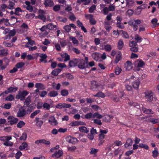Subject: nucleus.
Wrapping results in <instances>:
<instances>
[{"label":"nucleus","instance_id":"nucleus-32","mask_svg":"<svg viewBox=\"0 0 159 159\" xmlns=\"http://www.w3.org/2000/svg\"><path fill=\"white\" fill-rule=\"evenodd\" d=\"M133 143V141L131 139H129L126 141V143L125 144V147H128L131 146Z\"/></svg>","mask_w":159,"mask_h":159},{"label":"nucleus","instance_id":"nucleus-7","mask_svg":"<svg viewBox=\"0 0 159 159\" xmlns=\"http://www.w3.org/2000/svg\"><path fill=\"white\" fill-rule=\"evenodd\" d=\"M8 122L11 125H14L18 121V119L13 116H9L8 118Z\"/></svg>","mask_w":159,"mask_h":159},{"label":"nucleus","instance_id":"nucleus-63","mask_svg":"<svg viewBox=\"0 0 159 159\" xmlns=\"http://www.w3.org/2000/svg\"><path fill=\"white\" fill-rule=\"evenodd\" d=\"M14 96L12 95H10L6 98V100L7 101H12L14 100Z\"/></svg>","mask_w":159,"mask_h":159},{"label":"nucleus","instance_id":"nucleus-38","mask_svg":"<svg viewBox=\"0 0 159 159\" xmlns=\"http://www.w3.org/2000/svg\"><path fill=\"white\" fill-rule=\"evenodd\" d=\"M7 54V53L5 50L1 46L0 49V56H6Z\"/></svg>","mask_w":159,"mask_h":159},{"label":"nucleus","instance_id":"nucleus-43","mask_svg":"<svg viewBox=\"0 0 159 159\" xmlns=\"http://www.w3.org/2000/svg\"><path fill=\"white\" fill-rule=\"evenodd\" d=\"M122 71L121 69L118 66L115 68V72L116 75H118L120 74Z\"/></svg>","mask_w":159,"mask_h":159},{"label":"nucleus","instance_id":"nucleus-21","mask_svg":"<svg viewBox=\"0 0 159 159\" xmlns=\"http://www.w3.org/2000/svg\"><path fill=\"white\" fill-rule=\"evenodd\" d=\"M128 23L129 25L133 27V29L134 30L136 31L137 30L138 25H136L134 21V22L132 20H130Z\"/></svg>","mask_w":159,"mask_h":159},{"label":"nucleus","instance_id":"nucleus-16","mask_svg":"<svg viewBox=\"0 0 159 159\" xmlns=\"http://www.w3.org/2000/svg\"><path fill=\"white\" fill-rule=\"evenodd\" d=\"M44 4L46 7H52L54 5L52 0H44Z\"/></svg>","mask_w":159,"mask_h":159},{"label":"nucleus","instance_id":"nucleus-58","mask_svg":"<svg viewBox=\"0 0 159 159\" xmlns=\"http://www.w3.org/2000/svg\"><path fill=\"white\" fill-rule=\"evenodd\" d=\"M63 28L67 32H69L71 30L70 26L69 25H66L64 26Z\"/></svg>","mask_w":159,"mask_h":159},{"label":"nucleus","instance_id":"nucleus-62","mask_svg":"<svg viewBox=\"0 0 159 159\" xmlns=\"http://www.w3.org/2000/svg\"><path fill=\"white\" fill-rule=\"evenodd\" d=\"M24 65V63L23 62H20L17 64L16 66L17 68H20L23 66Z\"/></svg>","mask_w":159,"mask_h":159},{"label":"nucleus","instance_id":"nucleus-54","mask_svg":"<svg viewBox=\"0 0 159 159\" xmlns=\"http://www.w3.org/2000/svg\"><path fill=\"white\" fill-rule=\"evenodd\" d=\"M61 94L63 96H66L68 94V91L66 89L63 90L61 91Z\"/></svg>","mask_w":159,"mask_h":159},{"label":"nucleus","instance_id":"nucleus-23","mask_svg":"<svg viewBox=\"0 0 159 159\" xmlns=\"http://www.w3.org/2000/svg\"><path fill=\"white\" fill-rule=\"evenodd\" d=\"M140 82L139 80H137L132 83V86L134 89H138L139 88Z\"/></svg>","mask_w":159,"mask_h":159},{"label":"nucleus","instance_id":"nucleus-26","mask_svg":"<svg viewBox=\"0 0 159 159\" xmlns=\"http://www.w3.org/2000/svg\"><path fill=\"white\" fill-rule=\"evenodd\" d=\"M124 46L123 40L122 39L119 40L118 43L117 47L119 49H121Z\"/></svg>","mask_w":159,"mask_h":159},{"label":"nucleus","instance_id":"nucleus-31","mask_svg":"<svg viewBox=\"0 0 159 159\" xmlns=\"http://www.w3.org/2000/svg\"><path fill=\"white\" fill-rule=\"evenodd\" d=\"M134 39L136 41L137 43H140L142 40V38L138 34L135 35L134 37Z\"/></svg>","mask_w":159,"mask_h":159},{"label":"nucleus","instance_id":"nucleus-53","mask_svg":"<svg viewBox=\"0 0 159 159\" xmlns=\"http://www.w3.org/2000/svg\"><path fill=\"white\" fill-rule=\"evenodd\" d=\"M40 112L39 110L35 111L33 113H32L30 115V117L31 118H33L34 116L36 115L37 114L39 113Z\"/></svg>","mask_w":159,"mask_h":159},{"label":"nucleus","instance_id":"nucleus-52","mask_svg":"<svg viewBox=\"0 0 159 159\" xmlns=\"http://www.w3.org/2000/svg\"><path fill=\"white\" fill-rule=\"evenodd\" d=\"M85 118L86 119H89L91 118H93V115L91 112H89L85 115Z\"/></svg>","mask_w":159,"mask_h":159},{"label":"nucleus","instance_id":"nucleus-10","mask_svg":"<svg viewBox=\"0 0 159 159\" xmlns=\"http://www.w3.org/2000/svg\"><path fill=\"white\" fill-rule=\"evenodd\" d=\"M47 101L49 103H48L46 102L43 104V107L44 109L46 110H49L50 108V105L53 104V102L51 99H48Z\"/></svg>","mask_w":159,"mask_h":159},{"label":"nucleus","instance_id":"nucleus-4","mask_svg":"<svg viewBox=\"0 0 159 159\" xmlns=\"http://www.w3.org/2000/svg\"><path fill=\"white\" fill-rule=\"evenodd\" d=\"M124 95V93L122 92H120L118 94H114L111 99L114 101L117 102L120 101V99Z\"/></svg>","mask_w":159,"mask_h":159},{"label":"nucleus","instance_id":"nucleus-20","mask_svg":"<svg viewBox=\"0 0 159 159\" xmlns=\"http://www.w3.org/2000/svg\"><path fill=\"white\" fill-rule=\"evenodd\" d=\"M25 4L27 6L26 8L27 10L29 11L30 12H32L33 11V7L30 5V2L29 1H25Z\"/></svg>","mask_w":159,"mask_h":159},{"label":"nucleus","instance_id":"nucleus-17","mask_svg":"<svg viewBox=\"0 0 159 159\" xmlns=\"http://www.w3.org/2000/svg\"><path fill=\"white\" fill-rule=\"evenodd\" d=\"M98 85L97 82L94 81H93L91 82V89L93 91H96L98 89Z\"/></svg>","mask_w":159,"mask_h":159},{"label":"nucleus","instance_id":"nucleus-45","mask_svg":"<svg viewBox=\"0 0 159 159\" xmlns=\"http://www.w3.org/2000/svg\"><path fill=\"white\" fill-rule=\"evenodd\" d=\"M102 116L98 112H95L93 114V118H97L98 119L102 118Z\"/></svg>","mask_w":159,"mask_h":159},{"label":"nucleus","instance_id":"nucleus-12","mask_svg":"<svg viewBox=\"0 0 159 159\" xmlns=\"http://www.w3.org/2000/svg\"><path fill=\"white\" fill-rule=\"evenodd\" d=\"M63 154L62 151L58 150V151H55L54 153L52 156V157L54 158H58L60 157Z\"/></svg>","mask_w":159,"mask_h":159},{"label":"nucleus","instance_id":"nucleus-57","mask_svg":"<svg viewBox=\"0 0 159 159\" xmlns=\"http://www.w3.org/2000/svg\"><path fill=\"white\" fill-rule=\"evenodd\" d=\"M59 42L60 43L61 46L64 47L67 44V42L66 40H60Z\"/></svg>","mask_w":159,"mask_h":159},{"label":"nucleus","instance_id":"nucleus-61","mask_svg":"<svg viewBox=\"0 0 159 159\" xmlns=\"http://www.w3.org/2000/svg\"><path fill=\"white\" fill-rule=\"evenodd\" d=\"M152 156L154 158H156L158 156V152L156 150H154L152 152Z\"/></svg>","mask_w":159,"mask_h":159},{"label":"nucleus","instance_id":"nucleus-60","mask_svg":"<svg viewBox=\"0 0 159 159\" xmlns=\"http://www.w3.org/2000/svg\"><path fill=\"white\" fill-rule=\"evenodd\" d=\"M129 45L131 47L135 46L137 45V43L135 41H132L130 42Z\"/></svg>","mask_w":159,"mask_h":159},{"label":"nucleus","instance_id":"nucleus-51","mask_svg":"<svg viewBox=\"0 0 159 159\" xmlns=\"http://www.w3.org/2000/svg\"><path fill=\"white\" fill-rule=\"evenodd\" d=\"M149 121L153 124H155L159 122V118L157 119H149Z\"/></svg>","mask_w":159,"mask_h":159},{"label":"nucleus","instance_id":"nucleus-13","mask_svg":"<svg viewBox=\"0 0 159 159\" xmlns=\"http://www.w3.org/2000/svg\"><path fill=\"white\" fill-rule=\"evenodd\" d=\"M19 149L20 150H23L24 149L28 150V144L26 142H23L19 147Z\"/></svg>","mask_w":159,"mask_h":159},{"label":"nucleus","instance_id":"nucleus-3","mask_svg":"<svg viewBox=\"0 0 159 159\" xmlns=\"http://www.w3.org/2000/svg\"><path fill=\"white\" fill-rule=\"evenodd\" d=\"M28 94V92L26 90H23L19 91L18 94L16 96V99H20L21 101H24L25 100V96Z\"/></svg>","mask_w":159,"mask_h":159},{"label":"nucleus","instance_id":"nucleus-64","mask_svg":"<svg viewBox=\"0 0 159 159\" xmlns=\"http://www.w3.org/2000/svg\"><path fill=\"white\" fill-rule=\"evenodd\" d=\"M98 149H95L94 148H92L91 149L90 153L91 154H95L98 151Z\"/></svg>","mask_w":159,"mask_h":159},{"label":"nucleus","instance_id":"nucleus-14","mask_svg":"<svg viewBox=\"0 0 159 159\" xmlns=\"http://www.w3.org/2000/svg\"><path fill=\"white\" fill-rule=\"evenodd\" d=\"M122 58V54L120 52H118L116 54L115 59L114 62L116 64L118 63L121 60Z\"/></svg>","mask_w":159,"mask_h":159},{"label":"nucleus","instance_id":"nucleus-29","mask_svg":"<svg viewBox=\"0 0 159 159\" xmlns=\"http://www.w3.org/2000/svg\"><path fill=\"white\" fill-rule=\"evenodd\" d=\"M28 42L25 45V47H30L35 43V42L33 40H31L30 39H28Z\"/></svg>","mask_w":159,"mask_h":159},{"label":"nucleus","instance_id":"nucleus-48","mask_svg":"<svg viewBox=\"0 0 159 159\" xmlns=\"http://www.w3.org/2000/svg\"><path fill=\"white\" fill-rule=\"evenodd\" d=\"M31 102V97L30 96H28L24 102V104L28 106L29 105Z\"/></svg>","mask_w":159,"mask_h":159},{"label":"nucleus","instance_id":"nucleus-15","mask_svg":"<svg viewBox=\"0 0 159 159\" xmlns=\"http://www.w3.org/2000/svg\"><path fill=\"white\" fill-rule=\"evenodd\" d=\"M87 62H85L84 60L82 61L78 65L79 68L81 69L85 68V67H87Z\"/></svg>","mask_w":159,"mask_h":159},{"label":"nucleus","instance_id":"nucleus-39","mask_svg":"<svg viewBox=\"0 0 159 159\" xmlns=\"http://www.w3.org/2000/svg\"><path fill=\"white\" fill-rule=\"evenodd\" d=\"M90 2V0H77V3L80 4L81 2H83L84 4L85 5L88 4Z\"/></svg>","mask_w":159,"mask_h":159},{"label":"nucleus","instance_id":"nucleus-8","mask_svg":"<svg viewBox=\"0 0 159 159\" xmlns=\"http://www.w3.org/2000/svg\"><path fill=\"white\" fill-rule=\"evenodd\" d=\"M39 15L38 16L36 17V18H39L43 21H45L46 20V17L44 15L45 12L42 10H40L39 11Z\"/></svg>","mask_w":159,"mask_h":159},{"label":"nucleus","instance_id":"nucleus-25","mask_svg":"<svg viewBox=\"0 0 159 159\" xmlns=\"http://www.w3.org/2000/svg\"><path fill=\"white\" fill-rule=\"evenodd\" d=\"M35 122H36V125L40 128L41 127L43 124V121L38 118H35Z\"/></svg>","mask_w":159,"mask_h":159},{"label":"nucleus","instance_id":"nucleus-30","mask_svg":"<svg viewBox=\"0 0 159 159\" xmlns=\"http://www.w3.org/2000/svg\"><path fill=\"white\" fill-rule=\"evenodd\" d=\"M35 87L39 90H43L45 89V88L43 85L41 83H37L35 85Z\"/></svg>","mask_w":159,"mask_h":159},{"label":"nucleus","instance_id":"nucleus-49","mask_svg":"<svg viewBox=\"0 0 159 159\" xmlns=\"http://www.w3.org/2000/svg\"><path fill=\"white\" fill-rule=\"evenodd\" d=\"M27 138V135L25 133H24L22 134V135L20 137V139L25 141L26 140Z\"/></svg>","mask_w":159,"mask_h":159},{"label":"nucleus","instance_id":"nucleus-37","mask_svg":"<svg viewBox=\"0 0 159 159\" xmlns=\"http://www.w3.org/2000/svg\"><path fill=\"white\" fill-rule=\"evenodd\" d=\"M80 131L82 132L87 133L89 131V129L84 126H81L79 128Z\"/></svg>","mask_w":159,"mask_h":159},{"label":"nucleus","instance_id":"nucleus-2","mask_svg":"<svg viewBox=\"0 0 159 159\" xmlns=\"http://www.w3.org/2000/svg\"><path fill=\"white\" fill-rule=\"evenodd\" d=\"M154 93L151 90H148L145 91L144 93V97L146 100L148 102H151L153 98Z\"/></svg>","mask_w":159,"mask_h":159},{"label":"nucleus","instance_id":"nucleus-5","mask_svg":"<svg viewBox=\"0 0 159 159\" xmlns=\"http://www.w3.org/2000/svg\"><path fill=\"white\" fill-rule=\"evenodd\" d=\"M66 141L68 142L74 144H76L78 142V140L76 138L71 137L70 136H68L66 137Z\"/></svg>","mask_w":159,"mask_h":159},{"label":"nucleus","instance_id":"nucleus-34","mask_svg":"<svg viewBox=\"0 0 159 159\" xmlns=\"http://www.w3.org/2000/svg\"><path fill=\"white\" fill-rule=\"evenodd\" d=\"M39 57L41 58L40 61L41 62L44 61V62H47V61L45 60V59L47 58V56L44 54H41Z\"/></svg>","mask_w":159,"mask_h":159},{"label":"nucleus","instance_id":"nucleus-46","mask_svg":"<svg viewBox=\"0 0 159 159\" xmlns=\"http://www.w3.org/2000/svg\"><path fill=\"white\" fill-rule=\"evenodd\" d=\"M157 21V19L156 18H154L152 20L151 23L154 26L156 27L158 25Z\"/></svg>","mask_w":159,"mask_h":159},{"label":"nucleus","instance_id":"nucleus-1","mask_svg":"<svg viewBox=\"0 0 159 159\" xmlns=\"http://www.w3.org/2000/svg\"><path fill=\"white\" fill-rule=\"evenodd\" d=\"M11 139L12 137L11 136H3L0 137V140L4 142L3 145L11 147L13 146V143L9 141Z\"/></svg>","mask_w":159,"mask_h":159},{"label":"nucleus","instance_id":"nucleus-33","mask_svg":"<svg viewBox=\"0 0 159 159\" xmlns=\"http://www.w3.org/2000/svg\"><path fill=\"white\" fill-rule=\"evenodd\" d=\"M93 58L96 61H98L99 59V54L97 52H94L92 54Z\"/></svg>","mask_w":159,"mask_h":159},{"label":"nucleus","instance_id":"nucleus-6","mask_svg":"<svg viewBox=\"0 0 159 159\" xmlns=\"http://www.w3.org/2000/svg\"><path fill=\"white\" fill-rule=\"evenodd\" d=\"M48 122L49 124L53 126L57 125L58 124V122L54 116H50L48 119Z\"/></svg>","mask_w":159,"mask_h":159},{"label":"nucleus","instance_id":"nucleus-28","mask_svg":"<svg viewBox=\"0 0 159 159\" xmlns=\"http://www.w3.org/2000/svg\"><path fill=\"white\" fill-rule=\"evenodd\" d=\"M15 34V31L14 30H11L9 33V34L6 36V39H10L11 36H13Z\"/></svg>","mask_w":159,"mask_h":159},{"label":"nucleus","instance_id":"nucleus-35","mask_svg":"<svg viewBox=\"0 0 159 159\" xmlns=\"http://www.w3.org/2000/svg\"><path fill=\"white\" fill-rule=\"evenodd\" d=\"M61 71L60 69H56L53 70L52 72V74L55 76L57 75Z\"/></svg>","mask_w":159,"mask_h":159},{"label":"nucleus","instance_id":"nucleus-36","mask_svg":"<svg viewBox=\"0 0 159 159\" xmlns=\"http://www.w3.org/2000/svg\"><path fill=\"white\" fill-rule=\"evenodd\" d=\"M58 93L55 91L50 92L48 94V96L50 97H55L58 95Z\"/></svg>","mask_w":159,"mask_h":159},{"label":"nucleus","instance_id":"nucleus-40","mask_svg":"<svg viewBox=\"0 0 159 159\" xmlns=\"http://www.w3.org/2000/svg\"><path fill=\"white\" fill-rule=\"evenodd\" d=\"M94 97H101L104 98L105 97L104 94L102 92H99L97 93L96 94L93 96Z\"/></svg>","mask_w":159,"mask_h":159},{"label":"nucleus","instance_id":"nucleus-55","mask_svg":"<svg viewBox=\"0 0 159 159\" xmlns=\"http://www.w3.org/2000/svg\"><path fill=\"white\" fill-rule=\"evenodd\" d=\"M3 45L6 47H11L13 45V44L12 43H7L6 42H4L3 43Z\"/></svg>","mask_w":159,"mask_h":159},{"label":"nucleus","instance_id":"nucleus-9","mask_svg":"<svg viewBox=\"0 0 159 159\" xmlns=\"http://www.w3.org/2000/svg\"><path fill=\"white\" fill-rule=\"evenodd\" d=\"M144 65V62L140 59L137 60L134 63V66L137 67H142Z\"/></svg>","mask_w":159,"mask_h":159},{"label":"nucleus","instance_id":"nucleus-41","mask_svg":"<svg viewBox=\"0 0 159 159\" xmlns=\"http://www.w3.org/2000/svg\"><path fill=\"white\" fill-rule=\"evenodd\" d=\"M46 26L47 29L50 30H54L56 28V26L53 25L52 23L48 24Z\"/></svg>","mask_w":159,"mask_h":159},{"label":"nucleus","instance_id":"nucleus-11","mask_svg":"<svg viewBox=\"0 0 159 159\" xmlns=\"http://www.w3.org/2000/svg\"><path fill=\"white\" fill-rule=\"evenodd\" d=\"M26 115V111L23 107H21L19 108L17 113V116L18 117H22Z\"/></svg>","mask_w":159,"mask_h":159},{"label":"nucleus","instance_id":"nucleus-22","mask_svg":"<svg viewBox=\"0 0 159 159\" xmlns=\"http://www.w3.org/2000/svg\"><path fill=\"white\" fill-rule=\"evenodd\" d=\"M60 55L62 58H65V61H67L70 59V56L66 53H60Z\"/></svg>","mask_w":159,"mask_h":159},{"label":"nucleus","instance_id":"nucleus-44","mask_svg":"<svg viewBox=\"0 0 159 159\" xmlns=\"http://www.w3.org/2000/svg\"><path fill=\"white\" fill-rule=\"evenodd\" d=\"M14 5L15 3L14 1L12 0H10L9 2L8 8L10 9H12L13 8Z\"/></svg>","mask_w":159,"mask_h":159},{"label":"nucleus","instance_id":"nucleus-50","mask_svg":"<svg viewBox=\"0 0 159 159\" xmlns=\"http://www.w3.org/2000/svg\"><path fill=\"white\" fill-rule=\"evenodd\" d=\"M9 92L10 93L16 91L17 90V88L16 87H11L8 88Z\"/></svg>","mask_w":159,"mask_h":159},{"label":"nucleus","instance_id":"nucleus-47","mask_svg":"<svg viewBox=\"0 0 159 159\" xmlns=\"http://www.w3.org/2000/svg\"><path fill=\"white\" fill-rule=\"evenodd\" d=\"M9 61V60L8 59H6L5 60V62H6V64L5 65L1 66H0L1 69L2 70L5 69L6 68L7 66L8 65V63Z\"/></svg>","mask_w":159,"mask_h":159},{"label":"nucleus","instance_id":"nucleus-27","mask_svg":"<svg viewBox=\"0 0 159 159\" xmlns=\"http://www.w3.org/2000/svg\"><path fill=\"white\" fill-rule=\"evenodd\" d=\"M142 110L144 113L147 114H151L153 113V111L150 109H147L143 107L142 108Z\"/></svg>","mask_w":159,"mask_h":159},{"label":"nucleus","instance_id":"nucleus-19","mask_svg":"<svg viewBox=\"0 0 159 159\" xmlns=\"http://www.w3.org/2000/svg\"><path fill=\"white\" fill-rule=\"evenodd\" d=\"M125 65V68L126 70H130L132 68V63L129 61H127Z\"/></svg>","mask_w":159,"mask_h":159},{"label":"nucleus","instance_id":"nucleus-18","mask_svg":"<svg viewBox=\"0 0 159 159\" xmlns=\"http://www.w3.org/2000/svg\"><path fill=\"white\" fill-rule=\"evenodd\" d=\"M126 6L129 7L134 5L135 0H125Z\"/></svg>","mask_w":159,"mask_h":159},{"label":"nucleus","instance_id":"nucleus-24","mask_svg":"<svg viewBox=\"0 0 159 159\" xmlns=\"http://www.w3.org/2000/svg\"><path fill=\"white\" fill-rule=\"evenodd\" d=\"M69 39L72 41L74 44L76 45H78L79 41L75 37L70 36L69 37Z\"/></svg>","mask_w":159,"mask_h":159},{"label":"nucleus","instance_id":"nucleus-42","mask_svg":"<svg viewBox=\"0 0 159 159\" xmlns=\"http://www.w3.org/2000/svg\"><path fill=\"white\" fill-rule=\"evenodd\" d=\"M25 124V123L23 121L21 120L18 123L17 126V127L19 128H21L23 127Z\"/></svg>","mask_w":159,"mask_h":159},{"label":"nucleus","instance_id":"nucleus-59","mask_svg":"<svg viewBox=\"0 0 159 159\" xmlns=\"http://www.w3.org/2000/svg\"><path fill=\"white\" fill-rule=\"evenodd\" d=\"M139 147L141 148H144L148 150L149 147L147 145L144 144L142 143H140L139 145Z\"/></svg>","mask_w":159,"mask_h":159},{"label":"nucleus","instance_id":"nucleus-56","mask_svg":"<svg viewBox=\"0 0 159 159\" xmlns=\"http://www.w3.org/2000/svg\"><path fill=\"white\" fill-rule=\"evenodd\" d=\"M54 44L55 48L57 50L60 51L61 50V48L60 44L58 43H53Z\"/></svg>","mask_w":159,"mask_h":159}]
</instances>
